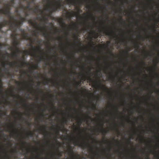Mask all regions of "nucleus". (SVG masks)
I'll use <instances>...</instances> for the list:
<instances>
[{"label": "nucleus", "instance_id": "nucleus-1", "mask_svg": "<svg viewBox=\"0 0 159 159\" xmlns=\"http://www.w3.org/2000/svg\"><path fill=\"white\" fill-rule=\"evenodd\" d=\"M48 6L45 10L49 12L47 15L51 16L53 12L60 11L61 7H63V4L61 3L60 0H55L54 3L52 4L51 7L49 3L48 4Z\"/></svg>", "mask_w": 159, "mask_h": 159}, {"label": "nucleus", "instance_id": "nucleus-2", "mask_svg": "<svg viewBox=\"0 0 159 159\" xmlns=\"http://www.w3.org/2000/svg\"><path fill=\"white\" fill-rule=\"evenodd\" d=\"M28 22L32 26H34V27H36L38 30H40L43 34V36L45 38H47L48 37L51 39H53L51 35L47 33L46 32L43 31V30H45V27H43L39 28L40 26L38 25V22L36 21L35 20H34V21H33L32 20H30L28 21Z\"/></svg>", "mask_w": 159, "mask_h": 159}, {"label": "nucleus", "instance_id": "nucleus-3", "mask_svg": "<svg viewBox=\"0 0 159 159\" xmlns=\"http://www.w3.org/2000/svg\"><path fill=\"white\" fill-rule=\"evenodd\" d=\"M19 34L17 33H12L11 34L10 36L13 40L11 43L13 47H10L9 49L10 51H13L16 48L19 47L20 42L19 40L17 39V36Z\"/></svg>", "mask_w": 159, "mask_h": 159}, {"label": "nucleus", "instance_id": "nucleus-4", "mask_svg": "<svg viewBox=\"0 0 159 159\" xmlns=\"http://www.w3.org/2000/svg\"><path fill=\"white\" fill-rule=\"evenodd\" d=\"M34 39L32 42L30 43H29L30 46L32 47V48L34 51L33 52H29V51L26 50L25 51V52L28 53L29 54L31 55V56H36V52L37 51H38L39 52L41 53L42 52V51L40 50V47L41 45V43L42 41V40H39L37 41V42L40 44V46L39 47H36V48L33 45V42H34Z\"/></svg>", "mask_w": 159, "mask_h": 159}, {"label": "nucleus", "instance_id": "nucleus-5", "mask_svg": "<svg viewBox=\"0 0 159 159\" xmlns=\"http://www.w3.org/2000/svg\"><path fill=\"white\" fill-rule=\"evenodd\" d=\"M10 6H11L10 3L7 4L6 5V7L5 9H0V13L7 16L8 17L10 18V19L13 20L14 19V17L13 16L11 15V13L10 11Z\"/></svg>", "mask_w": 159, "mask_h": 159}, {"label": "nucleus", "instance_id": "nucleus-6", "mask_svg": "<svg viewBox=\"0 0 159 159\" xmlns=\"http://www.w3.org/2000/svg\"><path fill=\"white\" fill-rule=\"evenodd\" d=\"M73 144L76 146H78L81 147L82 148H90L91 151H93V148L88 143V142H83L81 143H79L77 140H74L73 142Z\"/></svg>", "mask_w": 159, "mask_h": 159}, {"label": "nucleus", "instance_id": "nucleus-7", "mask_svg": "<svg viewBox=\"0 0 159 159\" xmlns=\"http://www.w3.org/2000/svg\"><path fill=\"white\" fill-rule=\"evenodd\" d=\"M84 2H86V1L84 0H83L80 1H79L76 0L68 1V3L69 4L74 5L75 6L79 5V7H80V6H81V5L83 4Z\"/></svg>", "mask_w": 159, "mask_h": 159}, {"label": "nucleus", "instance_id": "nucleus-8", "mask_svg": "<svg viewBox=\"0 0 159 159\" xmlns=\"http://www.w3.org/2000/svg\"><path fill=\"white\" fill-rule=\"evenodd\" d=\"M15 20L16 22H14L12 21V27H10L11 30L13 32L12 33H17V26L19 25V22H16V20Z\"/></svg>", "mask_w": 159, "mask_h": 159}, {"label": "nucleus", "instance_id": "nucleus-9", "mask_svg": "<svg viewBox=\"0 0 159 159\" xmlns=\"http://www.w3.org/2000/svg\"><path fill=\"white\" fill-rule=\"evenodd\" d=\"M12 20L13 19H10L9 20H4L2 22V25L4 26V27L6 26L7 25H9L10 28L12 27Z\"/></svg>", "mask_w": 159, "mask_h": 159}, {"label": "nucleus", "instance_id": "nucleus-10", "mask_svg": "<svg viewBox=\"0 0 159 159\" xmlns=\"http://www.w3.org/2000/svg\"><path fill=\"white\" fill-rule=\"evenodd\" d=\"M93 34V38L94 39H97L98 36V34H97L95 32H93L91 34V36H90L89 38L90 39L91 43L93 45H94V43L93 41V38L92 37Z\"/></svg>", "mask_w": 159, "mask_h": 159}, {"label": "nucleus", "instance_id": "nucleus-11", "mask_svg": "<svg viewBox=\"0 0 159 159\" xmlns=\"http://www.w3.org/2000/svg\"><path fill=\"white\" fill-rule=\"evenodd\" d=\"M80 10L78 8V11L80 12ZM69 20H70L72 16H78L80 18V16L79 15V12L78 13L72 11V13H69Z\"/></svg>", "mask_w": 159, "mask_h": 159}, {"label": "nucleus", "instance_id": "nucleus-12", "mask_svg": "<svg viewBox=\"0 0 159 159\" xmlns=\"http://www.w3.org/2000/svg\"><path fill=\"white\" fill-rule=\"evenodd\" d=\"M29 63L25 61V60H23L21 62L19 63L18 67H20V66L22 67H24L25 66H29Z\"/></svg>", "mask_w": 159, "mask_h": 159}, {"label": "nucleus", "instance_id": "nucleus-13", "mask_svg": "<svg viewBox=\"0 0 159 159\" xmlns=\"http://www.w3.org/2000/svg\"><path fill=\"white\" fill-rule=\"evenodd\" d=\"M105 29V31L104 32V33L107 36H109L110 37H112L113 35L112 33V32L109 31V30L106 29V28H103Z\"/></svg>", "mask_w": 159, "mask_h": 159}, {"label": "nucleus", "instance_id": "nucleus-14", "mask_svg": "<svg viewBox=\"0 0 159 159\" xmlns=\"http://www.w3.org/2000/svg\"><path fill=\"white\" fill-rule=\"evenodd\" d=\"M20 31L22 33V35L24 39H26L27 38L26 36V33H25V30L24 29H20Z\"/></svg>", "mask_w": 159, "mask_h": 159}, {"label": "nucleus", "instance_id": "nucleus-15", "mask_svg": "<svg viewBox=\"0 0 159 159\" xmlns=\"http://www.w3.org/2000/svg\"><path fill=\"white\" fill-rule=\"evenodd\" d=\"M3 83L2 81L1 78H0V93H3Z\"/></svg>", "mask_w": 159, "mask_h": 159}, {"label": "nucleus", "instance_id": "nucleus-16", "mask_svg": "<svg viewBox=\"0 0 159 159\" xmlns=\"http://www.w3.org/2000/svg\"><path fill=\"white\" fill-rule=\"evenodd\" d=\"M20 21L19 22L20 25H22L24 21H25L26 20V17H22L21 16H20Z\"/></svg>", "mask_w": 159, "mask_h": 159}, {"label": "nucleus", "instance_id": "nucleus-17", "mask_svg": "<svg viewBox=\"0 0 159 159\" xmlns=\"http://www.w3.org/2000/svg\"><path fill=\"white\" fill-rule=\"evenodd\" d=\"M73 150V148H72V147L71 146H70L68 149L69 152L70 154H72L74 155V152Z\"/></svg>", "mask_w": 159, "mask_h": 159}, {"label": "nucleus", "instance_id": "nucleus-18", "mask_svg": "<svg viewBox=\"0 0 159 159\" xmlns=\"http://www.w3.org/2000/svg\"><path fill=\"white\" fill-rule=\"evenodd\" d=\"M18 63L17 61H16L15 62H9L8 64L11 66H14L16 64H17Z\"/></svg>", "mask_w": 159, "mask_h": 159}, {"label": "nucleus", "instance_id": "nucleus-19", "mask_svg": "<svg viewBox=\"0 0 159 159\" xmlns=\"http://www.w3.org/2000/svg\"><path fill=\"white\" fill-rule=\"evenodd\" d=\"M30 4L31 2H28L27 5V6L26 7V8L27 9H29V10H31L32 9V7H30Z\"/></svg>", "mask_w": 159, "mask_h": 159}, {"label": "nucleus", "instance_id": "nucleus-20", "mask_svg": "<svg viewBox=\"0 0 159 159\" xmlns=\"http://www.w3.org/2000/svg\"><path fill=\"white\" fill-rule=\"evenodd\" d=\"M79 120L78 121V124H79V127L78 129H77V130H78V131H79V130L80 129V125H81V124L82 123V119H81L79 118Z\"/></svg>", "mask_w": 159, "mask_h": 159}, {"label": "nucleus", "instance_id": "nucleus-21", "mask_svg": "<svg viewBox=\"0 0 159 159\" xmlns=\"http://www.w3.org/2000/svg\"><path fill=\"white\" fill-rule=\"evenodd\" d=\"M43 131L45 132L46 134H45V135L47 137H48V136H49L50 137H51V134H50V135H49L47 133V132L46 131V127L45 126H43Z\"/></svg>", "mask_w": 159, "mask_h": 159}, {"label": "nucleus", "instance_id": "nucleus-22", "mask_svg": "<svg viewBox=\"0 0 159 159\" xmlns=\"http://www.w3.org/2000/svg\"><path fill=\"white\" fill-rule=\"evenodd\" d=\"M18 130H16L15 129H13V134H15L16 137H17L19 135V134L18 133Z\"/></svg>", "mask_w": 159, "mask_h": 159}, {"label": "nucleus", "instance_id": "nucleus-23", "mask_svg": "<svg viewBox=\"0 0 159 159\" xmlns=\"http://www.w3.org/2000/svg\"><path fill=\"white\" fill-rule=\"evenodd\" d=\"M100 131L103 134H104V135H105L108 132V131L107 130L104 129H103L102 130V129H100Z\"/></svg>", "mask_w": 159, "mask_h": 159}, {"label": "nucleus", "instance_id": "nucleus-24", "mask_svg": "<svg viewBox=\"0 0 159 159\" xmlns=\"http://www.w3.org/2000/svg\"><path fill=\"white\" fill-rule=\"evenodd\" d=\"M50 82V80L49 79H47L45 81L43 82V84L44 85H48L49 84Z\"/></svg>", "mask_w": 159, "mask_h": 159}, {"label": "nucleus", "instance_id": "nucleus-25", "mask_svg": "<svg viewBox=\"0 0 159 159\" xmlns=\"http://www.w3.org/2000/svg\"><path fill=\"white\" fill-rule=\"evenodd\" d=\"M115 76L111 75L109 78V80H115Z\"/></svg>", "mask_w": 159, "mask_h": 159}, {"label": "nucleus", "instance_id": "nucleus-26", "mask_svg": "<svg viewBox=\"0 0 159 159\" xmlns=\"http://www.w3.org/2000/svg\"><path fill=\"white\" fill-rule=\"evenodd\" d=\"M87 79L89 81L93 82H94V83H95V84H96L98 83L97 82L93 81V80L90 77H88Z\"/></svg>", "mask_w": 159, "mask_h": 159}, {"label": "nucleus", "instance_id": "nucleus-27", "mask_svg": "<svg viewBox=\"0 0 159 159\" xmlns=\"http://www.w3.org/2000/svg\"><path fill=\"white\" fill-rule=\"evenodd\" d=\"M39 58H40V61H44V60H46V59H47L44 55L43 57H42V56L40 57Z\"/></svg>", "mask_w": 159, "mask_h": 159}, {"label": "nucleus", "instance_id": "nucleus-28", "mask_svg": "<svg viewBox=\"0 0 159 159\" xmlns=\"http://www.w3.org/2000/svg\"><path fill=\"white\" fill-rule=\"evenodd\" d=\"M4 27V26L3 25V23L2 22H0V32H2L3 31L2 29Z\"/></svg>", "mask_w": 159, "mask_h": 159}, {"label": "nucleus", "instance_id": "nucleus-29", "mask_svg": "<svg viewBox=\"0 0 159 159\" xmlns=\"http://www.w3.org/2000/svg\"><path fill=\"white\" fill-rule=\"evenodd\" d=\"M17 56L18 55H17V52H16V51H15L13 53L11 54V56H13V57H17Z\"/></svg>", "mask_w": 159, "mask_h": 159}, {"label": "nucleus", "instance_id": "nucleus-30", "mask_svg": "<svg viewBox=\"0 0 159 159\" xmlns=\"http://www.w3.org/2000/svg\"><path fill=\"white\" fill-rule=\"evenodd\" d=\"M21 99L25 107H30V105H28V104H26V103L24 102L22 100V98H21Z\"/></svg>", "mask_w": 159, "mask_h": 159}, {"label": "nucleus", "instance_id": "nucleus-31", "mask_svg": "<svg viewBox=\"0 0 159 159\" xmlns=\"http://www.w3.org/2000/svg\"><path fill=\"white\" fill-rule=\"evenodd\" d=\"M39 10L38 6H36L34 8V9L33 10V11L35 13H36Z\"/></svg>", "mask_w": 159, "mask_h": 159}, {"label": "nucleus", "instance_id": "nucleus-32", "mask_svg": "<svg viewBox=\"0 0 159 159\" xmlns=\"http://www.w3.org/2000/svg\"><path fill=\"white\" fill-rule=\"evenodd\" d=\"M100 85L101 86L102 88L104 90H107L108 89L105 86L102 85V84H101V83H100Z\"/></svg>", "mask_w": 159, "mask_h": 159}, {"label": "nucleus", "instance_id": "nucleus-33", "mask_svg": "<svg viewBox=\"0 0 159 159\" xmlns=\"http://www.w3.org/2000/svg\"><path fill=\"white\" fill-rule=\"evenodd\" d=\"M114 107V109H115L116 112L117 113H119V111H118V107L116 106H113Z\"/></svg>", "mask_w": 159, "mask_h": 159}, {"label": "nucleus", "instance_id": "nucleus-34", "mask_svg": "<svg viewBox=\"0 0 159 159\" xmlns=\"http://www.w3.org/2000/svg\"><path fill=\"white\" fill-rule=\"evenodd\" d=\"M80 83V82H76L75 85L77 88H78L79 87Z\"/></svg>", "mask_w": 159, "mask_h": 159}, {"label": "nucleus", "instance_id": "nucleus-35", "mask_svg": "<svg viewBox=\"0 0 159 159\" xmlns=\"http://www.w3.org/2000/svg\"><path fill=\"white\" fill-rule=\"evenodd\" d=\"M15 49L16 50H15V51H16V52L17 53H18L20 52H21V51L20 50L19 48V47H17V48H15Z\"/></svg>", "mask_w": 159, "mask_h": 159}, {"label": "nucleus", "instance_id": "nucleus-36", "mask_svg": "<svg viewBox=\"0 0 159 159\" xmlns=\"http://www.w3.org/2000/svg\"><path fill=\"white\" fill-rule=\"evenodd\" d=\"M28 136H30L31 137H33V133L32 132L30 131L29 132V133L28 134Z\"/></svg>", "mask_w": 159, "mask_h": 159}, {"label": "nucleus", "instance_id": "nucleus-37", "mask_svg": "<svg viewBox=\"0 0 159 159\" xmlns=\"http://www.w3.org/2000/svg\"><path fill=\"white\" fill-rule=\"evenodd\" d=\"M77 27V24L76 23H73L72 24V27L71 28H73L75 27Z\"/></svg>", "mask_w": 159, "mask_h": 159}, {"label": "nucleus", "instance_id": "nucleus-38", "mask_svg": "<svg viewBox=\"0 0 159 159\" xmlns=\"http://www.w3.org/2000/svg\"><path fill=\"white\" fill-rule=\"evenodd\" d=\"M107 44H104V45L105 46H107V47H108L109 46L110 44H111V41H107Z\"/></svg>", "mask_w": 159, "mask_h": 159}, {"label": "nucleus", "instance_id": "nucleus-39", "mask_svg": "<svg viewBox=\"0 0 159 159\" xmlns=\"http://www.w3.org/2000/svg\"><path fill=\"white\" fill-rule=\"evenodd\" d=\"M91 109H96V104H94L93 105V107L91 108Z\"/></svg>", "mask_w": 159, "mask_h": 159}, {"label": "nucleus", "instance_id": "nucleus-40", "mask_svg": "<svg viewBox=\"0 0 159 159\" xmlns=\"http://www.w3.org/2000/svg\"><path fill=\"white\" fill-rule=\"evenodd\" d=\"M67 122V119H65L64 120H63L62 124L63 125V124H66Z\"/></svg>", "mask_w": 159, "mask_h": 159}, {"label": "nucleus", "instance_id": "nucleus-41", "mask_svg": "<svg viewBox=\"0 0 159 159\" xmlns=\"http://www.w3.org/2000/svg\"><path fill=\"white\" fill-rule=\"evenodd\" d=\"M55 33H58V34H59L60 33V31L59 29L57 28H56L55 29Z\"/></svg>", "mask_w": 159, "mask_h": 159}, {"label": "nucleus", "instance_id": "nucleus-42", "mask_svg": "<svg viewBox=\"0 0 159 159\" xmlns=\"http://www.w3.org/2000/svg\"><path fill=\"white\" fill-rule=\"evenodd\" d=\"M74 39L75 40L77 41L78 40V37L77 36H76L75 35H74Z\"/></svg>", "mask_w": 159, "mask_h": 159}, {"label": "nucleus", "instance_id": "nucleus-43", "mask_svg": "<svg viewBox=\"0 0 159 159\" xmlns=\"http://www.w3.org/2000/svg\"><path fill=\"white\" fill-rule=\"evenodd\" d=\"M21 25L20 24V22H19V25L17 26L16 27V29H18L20 30V27Z\"/></svg>", "mask_w": 159, "mask_h": 159}, {"label": "nucleus", "instance_id": "nucleus-44", "mask_svg": "<svg viewBox=\"0 0 159 159\" xmlns=\"http://www.w3.org/2000/svg\"><path fill=\"white\" fill-rule=\"evenodd\" d=\"M33 67L34 69H37L38 68V65L37 64L36 65L34 66Z\"/></svg>", "mask_w": 159, "mask_h": 159}, {"label": "nucleus", "instance_id": "nucleus-45", "mask_svg": "<svg viewBox=\"0 0 159 159\" xmlns=\"http://www.w3.org/2000/svg\"><path fill=\"white\" fill-rule=\"evenodd\" d=\"M121 41L122 42L124 43L125 42L126 43L127 42V41L126 40H125L124 39H121Z\"/></svg>", "mask_w": 159, "mask_h": 159}, {"label": "nucleus", "instance_id": "nucleus-46", "mask_svg": "<svg viewBox=\"0 0 159 159\" xmlns=\"http://www.w3.org/2000/svg\"><path fill=\"white\" fill-rule=\"evenodd\" d=\"M130 51H131V49L129 48H128V51H126V55H127V54H128V52H129Z\"/></svg>", "mask_w": 159, "mask_h": 159}, {"label": "nucleus", "instance_id": "nucleus-47", "mask_svg": "<svg viewBox=\"0 0 159 159\" xmlns=\"http://www.w3.org/2000/svg\"><path fill=\"white\" fill-rule=\"evenodd\" d=\"M6 64L4 62H2V67H5V66H6Z\"/></svg>", "mask_w": 159, "mask_h": 159}, {"label": "nucleus", "instance_id": "nucleus-48", "mask_svg": "<svg viewBox=\"0 0 159 159\" xmlns=\"http://www.w3.org/2000/svg\"><path fill=\"white\" fill-rule=\"evenodd\" d=\"M90 16L92 18L93 20H95V18L93 17L92 14L91 13L90 14Z\"/></svg>", "mask_w": 159, "mask_h": 159}, {"label": "nucleus", "instance_id": "nucleus-49", "mask_svg": "<svg viewBox=\"0 0 159 159\" xmlns=\"http://www.w3.org/2000/svg\"><path fill=\"white\" fill-rule=\"evenodd\" d=\"M57 132L58 133L59 132V131H60L61 130V128L60 127H58L57 128Z\"/></svg>", "mask_w": 159, "mask_h": 159}, {"label": "nucleus", "instance_id": "nucleus-50", "mask_svg": "<svg viewBox=\"0 0 159 159\" xmlns=\"http://www.w3.org/2000/svg\"><path fill=\"white\" fill-rule=\"evenodd\" d=\"M140 137L141 138V139L142 140H143L145 142V140H144V137L142 136H140Z\"/></svg>", "mask_w": 159, "mask_h": 159}, {"label": "nucleus", "instance_id": "nucleus-51", "mask_svg": "<svg viewBox=\"0 0 159 159\" xmlns=\"http://www.w3.org/2000/svg\"><path fill=\"white\" fill-rule=\"evenodd\" d=\"M25 16H29L30 14H29V13L28 12H25Z\"/></svg>", "mask_w": 159, "mask_h": 159}, {"label": "nucleus", "instance_id": "nucleus-52", "mask_svg": "<svg viewBox=\"0 0 159 159\" xmlns=\"http://www.w3.org/2000/svg\"><path fill=\"white\" fill-rule=\"evenodd\" d=\"M134 44L136 47H139V46L137 42H135Z\"/></svg>", "mask_w": 159, "mask_h": 159}, {"label": "nucleus", "instance_id": "nucleus-53", "mask_svg": "<svg viewBox=\"0 0 159 159\" xmlns=\"http://www.w3.org/2000/svg\"><path fill=\"white\" fill-rule=\"evenodd\" d=\"M38 89L40 91V92L41 93H42L43 92V90L41 89H40L39 88H38Z\"/></svg>", "mask_w": 159, "mask_h": 159}, {"label": "nucleus", "instance_id": "nucleus-54", "mask_svg": "<svg viewBox=\"0 0 159 159\" xmlns=\"http://www.w3.org/2000/svg\"><path fill=\"white\" fill-rule=\"evenodd\" d=\"M14 1H15V0H11V2L12 4H14Z\"/></svg>", "mask_w": 159, "mask_h": 159}, {"label": "nucleus", "instance_id": "nucleus-55", "mask_svg": "<svg viewBox=\"0 0 159 159\" xmlns=\"http://www.w3.org/2000/svg\"><path fill=\"white\" fill-rule=\"evenodd\" d=\"M40 84H41V82L39 81H38V86L39 87L40 86Z\"/></svg>", "mask_w": 159, "mask_h": 159}, {"label": "nucleus", "instance_id": "nucleus-56", "mask_svg": "<svg viewBox=\"0 0 159 159\" xmlns=\"http://www.w3.org/2000/svg\"><path fill=\"white\" fill-rule=\"evenodd\" d=\"M146 55H147V56H151V55L149 54V53H146Z\"/></svg>", "mask_w": 159, "mask_h": 159}, {"label": "nucleus", "instance_id": "nucleus-57", "mask_svg": "<svg viewBox=\"0 0 159 159\" xmlns=\"http://www.w3.org/2000/svg\"><path fill=\"white\" fill-rule=\"evenodd\" d=\"M95 130L97 132H99V129H95Z\"/></svg>", "mask_w": 159, "mask_h": 159}, {"label": "nucleus", "instance_id": "nucleus-58", "mask_svg": "<svg viewBox=\"0 0 159 159\" xmlns=\"http://www.w3.org/2000/svg\"><path fill=\"white\" fill-rule=\"evenodd\" d=\"M43 1L44 2H45L47 1L48 2H49V0H43Z\"/></svg>", "mask_w": 159, "mask_h": 159}, {"label": "nucleus", "instance_id": "nucleus-59", "mask_svg": "<svg viewBox=\"0 0 159 159\" xmlns=\"http://www.w3.org/2000/svg\"><path fill=\"white\" fill-rule=\"evenodd\" d=\"M57 155H58L59 157H60L61 156V153H59L57 154Z\"/></svg>", "mask_w": 159, "mask_h": 159}, {"label": "nucleus", "instance_id": "nucleus-60", "mask_svg": "<svg viewBox=\"0 0 159 159\" xmlns=\"http://www.w3.org/2000/svg\"><path fill=\"white\" fill-rule=\"evenodd\" d=\"M157 157L158 158V159H159V154L158 153L157 155Z\"/></svg>", "mask_w": 159, "mask_h": 159}, {"label": "nucleus", "instance_id": "nucleus-61", "mask_svg": "<svg viewBox=\"0 0 159 159\" xmlns=\"http://www.w3.org/2000/svg\"><path fill=\"white\" fill-rule=\"evenodd\" d=\"M40 11H41V14H43V10H41Z\"/></svg>", "mask_w": 159, "mask_h": 159}, {"label": "nucleus", "instance_id": "nucleus-62", "mask_svg": "<svg viewBox=\"0 0 159 159\" xmlns=\"http://www.w3.org/2000/svg\"><path fill=\"white\" fill-rule=\"evenodd\" d=\"M116 129L117 131L118 132H119V130L118 128H117V127H116Z\"/></svg>", "mask_w": 159, "mask_h": 159}, {"label": "nucleus", "instance_id": "nucleus-63", "mask_svg": "<svg viewBox=\"0 0 159 159\" xmlns=\"http://www.w3.org/2000/svg\"><path fill=\"white\" fill-rule=\"evenodd\" d=\"M85 78H86V76H84V78H82V80H85Z\"/></svg>", "mask_w": 159, "mask_h": 159}, {"label": "nucleus", "instance_id": "nucleus-64", "mask_svg": "<svg viewBox=\"0 0 159 159\" xmlns=\"http://www.w3.org/2000/svg\"><path fill=\"white\" fill-rule=\"evenodd\" d=\"M3 114L2 113V112H0V116H3Z\"/></svg>", "mask_w": 159, "mask_h": 159}]
</instances>
